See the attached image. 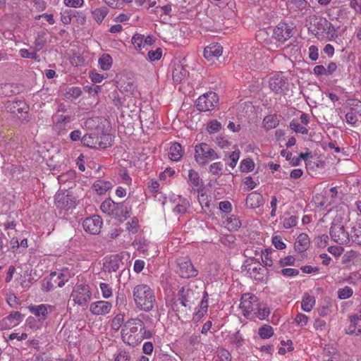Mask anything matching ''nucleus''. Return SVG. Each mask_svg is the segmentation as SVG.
Wrapping results in <instances>:
<instances>
[{
	"label": "nucleus",
	"instance_id": "46",
	"mask_svg": "<svg viewBox=\"0 0 361 361\" xmlns=\"http://www.w3.org/2000/svg\"><path fill=\"white\" fill-rule=\"evenodd\" d=\"M255 164L250 159H243L240 163V170L243 172L252 171L254 169Z\"/></svg>",
	"mask_w": 361,
	"mask_h": 361
},
{
	"label": "nucleus",
	"instance_id": "58",
	"mask_svg": "<svg viewBox=\"0 0 361 361\" xmlns=\"http://www.w3.org/2000/svg\"><path fill=\"white\" fill-rule=\"evenodd\" d=\"M308 317L302 313H298L295 318V322L300 326H305L308 322Z\"/></svg>",
	"mask_w": 361,
	"mask_h": 361
},
{
	"label": "nucleus",
	"instance_id": "13",
	"mask_svg": "<svg viewBox=\"0 0 361 361\" xmlns=\"http://www.w3.org/2000/svg\"><path fill=\"white\" fill-rule=\"evenodd\" d=\"M293 28L286 23H279L274 28L273 37L280 42H284L292 36Z\"/></svg>",
	"mask_w": 361,
	"mask_h": 361
},
{
	"label": "nucleus",
	"instance_id": "35",
	"mask_svg": "<svg viewBox=\"0 0 361 361\" xmlns=\"http://www.w3.org/2000/svg\"><path fill=\"white\" fill-rule=\"evenodd\" d=\"M109 13V9L102 6L94 10L92 13L97 23H101Z\"/></svg>",
	"mask_w": 361,
	"mask_h": 361
},
{
	"label": "nucleus",
	"instance_id": "18",
	"mask_svg": "<svg viewBox=\"0 0 361 361\" xmlns=\"http://www.w3.org/2000/svg\"><path fill=\"white\" fill-rule=\"evenodd\" d=\"M51 309V305H47L44 304H41L39 305H32L29 307L30 311L38 318V322L42 324L44 322L49 314L48 309Z\"/></svg>",
	"mask_w": 361,
	"mask_h": 361
},
{
	"label": "nucleus",
	"instance_id": "45",
	"mask_svg": "<svg viewBox=\"0 0 361 361\" xmlns=\"http://www.w3.org/2000/svg\"><path fill=\"white\" fill-rule=\"evenodd\" d=\"M189 207V202L185 199L181 200L180 202H179L173 209V212L177 214H184L186 212L188 208Z\"/></svg>",
	"mask_w": 361,
	"mask_h": 361
},
{
	"label": "nucleus",
	"instance_id": "48",
	"mask_svg": "<svg viewBox=\"0 0 361 361\" xmlns=\"http://www.w3.org/2000/svg\"><path fill=\"white\" fill-rule=\"evenodd\" d=\"M203 293L204 295L200 302V310L197 313L200 316H203L207 312L208 308V294L206 292Z\"/></svg>",
	"mask_w": 361,
	"mask_h": 361
},
{
	"label": "nucleus",
	"instance_id": "41",
	"mask_svg": "<svg viewBox=\"0 0 361 361\" xmlns=\"http://www.w3.org/2000/svg\"><path fill=\"white\" fill-rule=\"evenodd\" d=\"M115 204L116 202H114L111 199H107L102 203L100 209L105 214H107L109 215L111 214H113Z\"/></svg>",
	"mask_w": 361,
	"mask_h": 361
},
{
	"label": "nucleus",
	"instance_id": "9",
	"mask_svg": "<svg viewBox=\"0 0 361 361\" xmlns=\"http://www.w3.org/2000/svg\"><path fill=\"white\" fill-rule=\"evenodd\" d=\"M257 305L258 300L255 295L246 293L241 297L240 307L243 310L245 317H250L252 312L257 308Z\"/></svg>",
	"mask_w": 361,
	"mask_h": 361
},
{
	"label": "nucleus",
	"instance_id": "21",
	"mask_svg": "<svg viewBox=\"0 0 361 361\" xmlns=\"http://www.w3.org/2000/svg\"><path fill=\"white\" fill-rule=\"evenodd\" d=\"M223 47L219 44H211L206 47L204 50V56L209 61L213 60L221 56Z\"/></svg>",
	"mask_w": 361,
	"mask_h": 361
},
{
	"label": "nucleus",
	"instance_id": "59",
	"mask_svg": "<svg viewBox=\"0 0 361 361\" xmlns=\"http://www.w3.org/2000/svg\"><path fill=\"white\" fill-rule=\"evenodd\" d=\"M174 173V169L170 167H166L163 172L159 173V180H166L168 177H172Z\"/></svg>",
	"mask_w": 361,
	"mask_h": 361
},
{
	"label": "nucleus",
	"instance_id": "63",
	"mask_svg": "<svg viewBox=\"0 0 361 361\" xmlns=\"http://www.w3.org/2000/svg\"><path fill=\"white\" fill-rule=\"evenodd\" d=\"M243 183L245 186V190L247 191L254 189L257 185V183L250 176L246 177L243 180Z\"/></svg>",
	"mask_w": 361,
	"mask_h": 361
},
{
	"label": "nucleus",
	"instance_id": "61",
	"mask_svg": "<svg viewBox=\"0 0 361 361\" xmlns=\"http://www.w3.org/2000/svg\"><path fill=\"white\" fill-rule=\"evenodd\" d=\"M353 233L355 237L354 240L357 244L361 245V222L353 227Z\"/></svg>",
	"mask_w": 361,
	"mask_h": 361
},
{
	"label": "nucleus",
	"instance_id": "5",
	"mask_svg": "<svg viewBox=\"0 0 361 361\" xmlns=\"http://www.w3.org/2000/svg\"><path fill=\"white\" fill-rule=\"evenodd\" d=\"M68 281V276L61 272L53 271L46 277L42 285V290L49 292L56 287H63Z\"/></svg>",
	"mask_w": 361,
	"mask_h": 361
},
{
	"label": "nucleus",
	"instance_id": "10",
	"mask_svg": "<svg viewBox=\"0 0 361 361\" xmlns=\"http://www.w3.org/2000/svg\"><path fill=\"white\" fill-rule=\"evenodd\" d=\"M330 235L338 244L344 245L350 243L349 234L341 224L336 223L332 224L330 228Z\"/></svg>",
	"mask_w": 361,
	"mask_h": 361
},
{
	"label": "nucleus",
	"instance_id": "62",
	"mask_svg": "<svg viewBox=\"0 0 361 361\" xmlns=\"http://www.w3.org/2000/svg\"><path fill=\"white\" fill-rule=\"evenodd\" d=\"M272 243L276 249L283 250L286 247V244L282 241L280 236H274L272 238Z\"/></svg>",
	"mask_w": 361,
	"mask_h": 361
},
{
	"label": "nucleus",
	"instance_id": "56",
	"mask_svg": "<svg viewBox=\"0 0 361 361\" xmlns=\"http://www.w3.org/2000/svg\"><path fill=\"white\" fill-rule=\"evenodd\" d=\"M239 158H240V151L238 149L233 151L229 156L230 162H229L228 165L231 168H234L236 166Z\"/></svg>",
	"mask_w": 361,
	"mask_h": 361
},
{
	"label": "nucleus",
	"instance_id": "12",
	"mask_svg": "<svg viewBox=\"0 0 361 361\" xmlns=\"http://www.w3.org/2000/svg\"><path fill=\"white\" fill-rule=\"evenodd\" d=\"M244 270L251 278L255 280H260L264 275V269L262 267L261 264L255 261L254 259L247 260V264L243 266Z\"/></svg>",
	"mask_w": 361,
	"mask_h": 361
},
{
	"label": "nucleus",
	"instance_id": "55",
	"mask_svg": "<svg viewBox=\"0 0 361 361\" xmlns=\"http://www.w3.org/2000/svg\"><path fill=\"white\" fill-rule=\"evenodd\" d=\"M255 310H257V312H255V314L259 319H264L269 314V310L267 307H261L259 306V305H257V308H256Z\"/></svg>",
	"mask_w": 361,
	"mask_h": 361
},
{
	"label": "nucleus",
	"instance_id": "26",
	"mask_svg": "<svg viewBox=\"0 0 361 361\" xmlns=\"http://www.w3.org/2000/svg\"><path fill=\"white\" fill-rule=\"evenodd\" d=\"M183 156V149L182 147L179 143L175 142L173 143L168 153L169 158L174 161H179Z\"/></svg>",
	"mask_w": 361,
	"mask_h": 361
},
{
	"label": "nucleus",
	"instance_id": "38",
	"mask_svg": "<svg viewBox=\"0 0 361 361\" xmlns=\"http://www.w3.org/2000/svg\"><path fill=\"white\" fill-rule=\"evenodd\" d=\"M131 42L136 50H142V49L145 48L144 35L135 33L131 39Z\"/></svg>",
	"mask_w": 361,
	"mask_h": 361
},
{
	"label": "nucleus",
	"instance_id": "20",
	"mask_svg": "<svg viewBox=\"0 0 361 361\" xmlns=\"http://www.w3.org/2000/svg\"><path fill=\"white\" fill-rule=\"evenodd\" d=\"M123 265L122 259L118 255L111 256L104 262V269L108 272H116Z\"/></svg>",
	"mask_w": 361,
	"mask_h": 361
},
{
	"label": "nucleus",
	"instance_id": "24",
	"mask_svg": "<svg viewBox=\"0 0 361 361\" xmlns=\"http://www.w3.org/2000/svg\"><path fill=\"white\" fill-rule=\"evenodd\" d=\"M123 341L129 345L135 346L142 341V335L140 334H131L130 332L121 331Z\"/></svg>",
	"mask_w": 361,
	"mask_h": 361
},
{
	"label": "nucleus",
	"instance_id": "25",
	"mask_svg": "<svg viewBox=\"0 0 361 361\" xmlns=\"http://www.w3.org/2000/svg\"><path fill=\"white\" fill-rule=\"evenodd\" d=\"M310 246V238L305 233H300L295 243V249L299 252L307 250Z\"/></svg>",
	"mask_w": 361,
	"mask_h": 361
},
{
	"label": "nucleus",
	"instance_id": "42",
	"mask_svg": "<svg viewBox=\"0 0 361 361\" xmlns=\"http://www.w3.org/2000/svg\"><path fill=\"white\" fill-rule=\"evenodd\" d=\"M224 165L221 162H214L209 166V171L213 175L221 176L223 173Z\"/></svg>",
	"mask_w": 361,
	"mask_h": 361
},
{
	"label": "nucleus",
	"instance_id": "60",
	"mask_svg": "<svg viewBox=\"0 0 361 361\" xmlns=\"http://www.w3.org/2000/svg\"><path fill=\"white\" fill-rule=\"evenodd\" d=\"M137 224L138 220L134 217L132 219L131 222H128L126 224V228L129 232L132 233H135L137 231Z\"/></svg>",
	"mask_w": 361,
	"mask_h": 361
},
{
	"label": "nucleus",
	"instance_id": "22",
	"mask_svg": "<svg viewBox=\"0 0 361 361\" xmlns=\"http://www.w3.org/2000/svg\"><path fill=\"white\" fill-rule=\"evenodd\" d=\"M143 329V322L138 318L130 319L124 324L121 331L130 332L131 334H139Z\"/></svg>",
	"mask_w": 361,
	"mask_h": 361
},
{
	"label": "nucleus",
	"instance_id": "30",
	"mask_svg": "<svg viewBox=\"0 0 361 361\" xmlns=\"http://www.w3.org/2000/svg\"><path fill=\"white\" fill-rule=\"evenodd\" d=\"M263 127L266 130H271L278 126L279 120L276 115H268L263 119Z\"/></svg>",
	"mask_w": 361,
	"mask_h": 361
},
{
	"label": "nucleus",
	"instance_id": "7",
	"mask_svg": "<svg viewBox=\"0 0 361 361\" xmlns=\"http://www.w3.org/2000/svg\"><path fill=\"white\" fill-rule=\"evenodd\" d=\"M218 103V95L214 92H209L199 97L196 101V106L200 111H209L213 110Z\"/></svg>",
	"mask_w": 361,
	"mask_h": 361
},
{
	"label": "nucleus",
	"instance_id": "29",
	"mask_svg": "<svg viewBox=\"0 0 361 361\" xmlns=\"http://www.w3.org/2000/svg\"><path fill=\"white\" fill-rule=\"evenodd\" d=\"M188 74V71L184 68L182 65H178L177 67L173 70V80L176 82H180L183 79L187 77Z\"/></svg>",
	"mask_w": 361,
	"mask_h": 361
},
{
	"label": "nucleus",
	"instance_id": "6",
	"mask_svg": "<svg viewBox=\"0 0 361 361\" xmlns=\"http://www.w3.org/2000/svg\"><path fill=\"white\" fill-rule=\"evenodd\" d=\"M91 297L90 286L85 284L76 285L71 294V298L80 306L86 305L91 300Z\"/></svg>",
	"mask_w": 361,
	"mask_h": 361
},
{
	"label": "nucleus",
	"instance_id": "57",
	"mask_svg": "<svg viewBox=\"0 0 361 361\" xmlns=\"http://www.w3.org/2000/svg\"><path fill=\"white\" fill-rule=\"evenodd\" d=\"M123 322V316L121 314L116 315L111 323V327L114 330H118Z\"/></svg>",
	"mask_w": 361,
	"mask_h": 361
},
{
	"label": "nucleus",
	"instance_id": "11",
	"mask_svg": "<svg viewBox=\"0 0 361 361\" xmlns=\"http://www.w3.org/2000/svg\"><path fill=\"white\" fill-rule=\"evenodd\" d=\"M102 218L97 215L86 218L82 223V226L87 233L92 235L99 234L102 226Z\"/></svg>",
	"mask_w": 361,
	"mask_h": 361
},
{
	"label": "nucleus",
	"instance_id": "19",
	"mask_svg": "<svg viewBox=\"0 0 361 361\" xmlns=\"http://www.w3.org/2000/svg\"><path fill=\"white\" fill-rule=\"evenodd\" d=\"M6 109L13 114L18 115L21 113H27L28 106L22 100L8 101L6 104Z\"/></svg>",
	"mask_w": 361,
	"mask_h": 361
},
{
	"label": "nucleus",
	"instance_id": "8",
	"mask_svg": "<svg viewBox=\"0 0 361 361\" xmlns=\"http://www.w3.org/2000/svg\"><path fill=\"white\" fill-rule=\"evenodd\" d=\"M177 273L182 278L188 279L195 277L198 271L194 267L190 259L188 257H180L177 259Z\"/></svg>",
	"mask_w": 361,
	"mask_h": 361
},
{
	"label": "nucleus",
	"instance_id": "53",
	"mask_svg": "<svg viewBox=\"0 0 361 361\" xmlns=\"http://www.w3.org/2000/svg\"><path fill=\"white\" fill-rule=\"evenodd\" d=\"M298 223V217L296 216H290L285 218L283 220V227L285 228H290L296 226Z\"/></svg>",
	"mask_w": 361,
	"mask_h": 361
},
{
	"label": "nucleus",
	"instance_id": "39",
	"mask_svg": "<svg viewBox=\"0 0 361 361\" xmlns=\"http://www.w3.org/2000/svg\"><path fill=\"white\" fill-rule=\"evenodd\" d=\"M71 121V117L69 115H57L55 126L59 130L64 129L66 126Z\"/></svg>",
	"mask_w": 361,
	"mask_h": 361
},
{
	"label": "nucleus",
	"instance_id": "15",
	"mask_svg": "<svg viewBox=\"0 0 361 361\" xmlns=\"http://www.w3.org/2000/svg\"><path fill=\"white\" fill-rule=\"evenodd\" d=\"M54 202L58 208L65 210H69L71 208L74 207L75 204L72 196L68 194L66 195L64 192L56 193L55 195Z\"/></svg>",
	"mask_w": 361,
	"mask_h": 361
},
{
	"label": "nucleus",
	"instance_id": "47",
	"mask_svg": "<svg viewBox=\"0 0 361 361\" xmlns=\"http://www.w3.org/2000/svg\"><path fill=\"white\" fill-rule=\"evenodd\" d=\"M353 293V289L349 286H345L338 290V297L339 299H348L352 296Z\"/></svg>",
	"mask_w": 361,
	"mask_h": 361
},
{
	"label": "nucleus",
	"instance_id": "14",
	"mask_svg": "<svg viewBox=\"0 0 361 361\" xmlns=\"http://www.w3.org/2000/svg\"><path fill=\"white\" fill-rule=\"evenodd\" d=\"M161 282L166 294V302L169 300L172 302L176 285L175 279L170 274H162Z\"/></svg>",
	"mask_w": 361,
	"mask_h": 361
},
{
	"label": "nucleus",
	"instance_id": "40",
	"mask_svg": "<svg viewBox=\"0 0 361 361\" xmlns=\"http://www.w3.org/2000/svg\"><path fill=\"white\" fill-rule=\"evenodd\" d=\"M99 63L102 70H109L112 65V58L110 55L104 54L99 59Z\"/></svg>",
	"mask_w": 361,
	"mask_h": 361
},
{
	"label": "nucleus",
	"instance_id": "34",
	"mask_svg": "<svg viewBox=\"0 0 361 361\" xmlns=\"http://www.w3.org/2000/svg\"><path fill=\"white\" fill-rule=\"evenodd\" d=\"M47 30H44L38 32L35 41V47L37 51L41 50L47 44Z\"/></svg>",
	"mask_w": 361,
	"mask_h": 361
},
{
	"label": "nucleus",
	"instance_id": "33",
	"mask_svg": "<svg viewBox=\"0 0 361 361\" xmlns=\"http://www.w3.org/2000/svg\"><path fill=\"white\" fill-rule=\"evenodd\" d=\"M270 88L275 92H279L282 90L285 84L284 80L279 76H274L269 79V81Z\"/></svg>",
	"mask_w": 361,
	"mask_h": 361
},
{
	"label": "nucleus",
	"instance_id": "36",
	"mask_svg": "<svg viewBox=\"0 0 361 361\" xmlns=\"http://www.w3.org/2000/svg\"><path fill=\"white\" fill-rule=\"evenodd\" d=\"M188 183L193 188H198L201 186V179L197 171L193 169H190L188 171Z\"/></svg>",
	"mask_w": 361,
	"mask_h": 361
},
{
	"label": "nucleus",
	"instance_id": "23",
	"mask_svg": "<svg viewBox=\"0 0 361 361\" xmlns=\"http://www.w3.org/2000/svg\"><path fill=\"white\" fill-rule=\"evenodd\" d=\"M264 202L262 195L260 193L252 192L247 196L246 207L250 209L259 207Z\"/></svg>",
	"mask_w": 361,
	"mask_h": 361
},
{
	"label": "nucleus",
	"instance_id": "50",
	"mask_svg": "<svg viewBox=\"0 0 361 361\" xmlns=\"http://www.w3.org/2000/svg\"><path fill=\"white\" fill-rule=\"evenodd\" d=\"M99 287L104 298H109L112 296V289L110 285L106 283H101Z\"/></svg>",
	"mask_w": 361,
	"mask_h": 361
},
{
	"label": "nucleus",
	"instance_id": "51",
	"mask_svg": "<svg viewBox=\"0 0 361 361\" xmlns=\"http://www.w3.org/2000/svg\"><path fill=\"white\" fill-rule=\"evenodd\" d=\"M221 124L216 120L212 121L207 125V130L209 133H215L220 130Z\"/></svg>",
	"mask_w": 361,
	"mask_h": 361
},
{
	"label": "nucleus",
	"instance_id": "37",
	"mask_svg": "<svg viewBox=\"0 0 361 361\" xmlns=\"http://www.w3.org/2000/svg\"><path fill=\"white\" fill-rule=\"evenodd\" d=\"M23 316L17 311L11 312L6 318V320L10 322V325L15 326L23 321Z\"/></svg>",
	"mask_w": 361,
	"mask_h": 361
},
{
	"label": "nucleus",
	"instance_id": "27",
	"mask_svg": "<svg viewBox=\"0 0 361 361\" xmlns=\"http://www.w3.org/2000/svg\"><path fill=\"white\" fill-rule=\"evenodd\" d=\"M98 135L86 134L81 139V143L86 147L97 149Z\"/></svg>",
	"mask_w": 361,
	"mask_h": 361
},
{
	"label": "nucleus",
	"instance_id": "49",
	"mask_svg": "<svg viewBox=\"0 0 361 361\" xmlns=\"http://www.w3.org/2000/svg\"><path fill=\"white\" fill-rule=\"evenodd\" d=\"M274 252H269L267 250H266L264 252H262V261L264 266L267 267H271L273 264V260L271 259V255Z\"/></svg>",
	"mask_w": 361,
	"mask_h": 361
},
{
	"label": "nucleus",
	"instance_id": "2",
	"mask_svg": "<svg viewBox=\"0 0 361 361\" xmlns=\"http://www.w3.org/2000/svg\"><path fill=\"white\" fill-rule=\"evenodd\" d=\"M312 32L319 38L320 34L325 35L328 40L331 41L336 37V30L332 24L325 18L320 16L313 15L310 18Z\"/></svg>",
	"mask_w": 361,
	"mask_h": 361
},
{
	"label": "nucleus",
	"instance_id": "17",
	"mask_svg": "<svg viewBox=\"0 0 361 361\" xmlns=\"http://www.w3.org/2000/svg\"><path fill=\"white\" fill-rule=\"evenodd\" d=\"M131 207L127 202L116 203L113 214L121 221L126 219L130 215Z\"/></svg>",
	"mask_w": 361,
	"mask_h": 361
},
{
	"label": "nucleus",
	"instance_id": "3",
	"mask_svg": "<svg viewBox=\"0 0 361 361\" xmlns=\"http://www.w3.org/2000/svg\"><path fill=\"white\" fill-rule=\"evenodd\" d=\"M201 293V288H199L196 282L192 281L187 286L182 287L178 293V298L174 302V304L177 305V302H179V304L185 307H190L200 298Z\"/></svg>",
	"mask_w": 361,
	"mask_h": 361
},
{
	"label": "nucleus",
	"instance_id": "1",
	"mask_svg": "<svg viewBox=\"0 0 361 361\" xmlns=\"http://www.w3.org/2000/svg\"><path fill=\"white\" fill-rule=\"evenodd\" d=\"M134 300L138 307L146 312L151 310L156 301L151 288L147 285H138L133 290Z\"/></svg>",
	"mask_w": 361,
	"mask_h": 361
},
{
	"label": "nucleus",
	"instance_id": "43",
	"mask_svg": "<svg viewBox=\"0 0 361 361\" xmlns=\"http://www.w3.org/2000/svg\"><path fill=\"white\" fill-rule=\"evenodd\" d=\"M226 221V225L229 230H237L241 226V223L239 219L234 215H231L230 217H228Z\"/></svg>",
	"mask_w": 361,
	"mask_h": 361
},
{
	"label": "nucleus",
	"instance_id": "4",
	"mask_svg": "<svg viewBox=\"0 0 361 361\" xmlns=\"http://www.w3.org/2000/svg\"><path fill=\"white\" fill-rule=\"evenodd\" d=\"M194 157L195 161L201 166L220 158L216 151L204 142L195 145Z\"/></svg>",
	"mask_w": 361,
	"mask_h": 361
},
{
	"label": "nucleus",
	"instance_id": "31",
	"mask_svg": "<svg viewBox=\"0 0 361 361\" xmlns=\"http://www.w3.org/2000/svg\"><path fill=\"white\" fill-rule=\"evenodd\" d=\"M97 149H106L111 145L113 137L110 134L98 135Z\"/></svg>",
	"mask_w": 361,
	"mask_h": 361
},
{
	"label": "nucleus",
	"instance_id": "32",
	"mask_svg": "<svg viewBox=\"0 0 361 361\" xmlns=\"http://www.w3.org/2000/svg\"><path fill=\"white\" fill-rule=\"evenodd\" d=\"M315 305L314 297L305 294L301 302V307L305 312H310Z\"/></svg>",
	"mask_w": 361,
	"mask_h": 361
},
{
	"label": "nucleus",
	"instance_id": "28",
	"mask_svg": "<svg viewBox=\"0 0 361 361\" xmlns=\"http://www.w3.org/2000/svg\"><path fill=\"white\" fill-rule=\"evenodd\" d=\"M93 189L99 195H103L112 188V184L109 181L104 180H97L92 186Z\"/></svg>",
	"mask_w": 361,
	"mask_h": 361
},
{
	"label": "nucleus",
	"instance_id": "54",
	"mask_svg": "<svg viewBox=\"0 0 361 361\" xmlns=\"http://www.w3.org/2000/svg\"><path fill=\"white\" fill-rule=\"evenodd\" d=\"M158 192V182L155 179H152L148 183L147 192L156 197L157 192Z\"/></svg>",
	"mask_w": 361,
	"mask_h": 361
},
{
	"label": "nucleus",
	"instance_id": "64",
	"mask_svg": "<svg viewBox=\"0 0 361 361\" xmlns=\"http://www.w3.org/2000/svg\"><path fill=\"white\" fill-rule=\"evenodd\" d=\"M219 361H231V353L225 350L221 349L218 355Z\"/></svg>",
	"mask_w": 361,
	"mask_h": 361
},
{
	"label": "nucleus",
	"instance_id": "16",
	"mask_svg": "<svg viewBox=\"0 0 361 361\" xmlns=\"http://www.w3.org/2000/svg\"><path fill=\"white\" fill-rule=\"evenodd\" d=\"M112 305L109 302L99 300L90 305V311L94 315H105L110 312Z\"/></svg>",
	"mask_w": 361,
	"mask_h": 361
},
{
	"label": "nucleus",
	"instance_id": "44",
	"mask_svg": "<svg viewBox=\"0 0 361 361\" xmlns=\"http://www.w3.org/2000/svg\"><path fill=\"white\" fill-rule=\"evenodd\" d=\"M273 334V329L269 325H264L259 329V335L263 339L270 338Z\"/></svg>",
	"mask_w": 361,
	"mask_h": 361
},
{
	"label": "nucleus",
	"instance_id": "52",
	"mask_svg": "<svg viewBox=\"0 0 361 361\" xmlns=\"http://www.w3.org/2000/svg\"><path fill=\"white\" fill-rule=\"evenodd\" d=\"M290 128L296 133L305 135L308 133V130L305 127L295 121L290 123Z\"/></svg>",
	"mask_w": 361,
	"mask_h": 361
}]
</instances>
